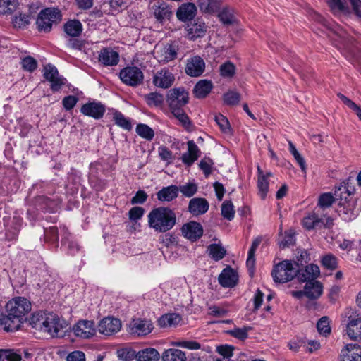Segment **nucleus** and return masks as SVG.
I'll return each mask as SVG.
<instances>
[{
  "instance_id": "nucleus-20",
  "label": "nucleus",
  "mask_w": 361,
  "mask_h": 361,
  "mask_svg": "<svg viewBox=\"0 0 361 361\" xmlns=\"http://www.w3.org/2000/svg\"><path fill=\"white\" fill-rule=\"evenodd\" d=\"M218 279L223 287L232 288L237 284L238 276L233 269L227 267L223 269Z\"/></svg>"
},
{
  "instance_id": "nucleus-24",
  "label": "nucleus",
  "mask_w": 361,
  "mask_h": 361,
  "mask_svg": "<svg viewBox=\"0 0 361 361\" xmlns=\"http://www.w3.org/2000/svg\"><path fill=\"white\" fill-rule=\"evenodd\" d=\"M197 8L194 4H183L178 8L176 16L180 21L186 22L192 20L195 16Z\"/></svg>"
},
{
  "instance_id": "nucleus-64",
  "label": "nucleus",
  "mask_w": 361,
  "mask_h": 361,
  "mask_svg": "<svg viewBox=\"0 0 361 361\" xmlns=\"http://www.w3.org/2000/svg\"><path fill=\"white\" fill-rule=\"evenodd\" d=\"M49 82L51 83V90L53 92H56L65 85L66 79L58 74L57 76L54 78L53 80H49Z\"/></svg>"
},
{
  "instance_id": "nucleus-18",
  "label": "nucleus",
  "mask_w": 361,
  "mask_h": 361,
  "mask_svg": "<svg viewBox=\"0 0 361 361\" xmlns=\"http://www.w3.org/2000/svg\"><path fill=\"white\" fill-rule=\"evenodd\" d=\"M130 333L137 336H145L153 329V324L150 320L134 319L130 323Z\"/></svg>"
},
{
  "instance_id": "nucleus-13",
  "label": "nucleus",
  "mask_w": 361,
  "mask_h": 361,
  "mask_svg": "<svg viewBox=\"0 0 361 361\" xmlns=\"http://www.w3.org/2000/svg\"><path fill=\"white\" fill-rule=\"evenodd\" d=\"M181 232L185 238L193 242L202 236L203 228L198 222L190 221L183 224L181 228Z\"/></svg>"
},
{
  "instance_id": "nucleus-62",
  "label": "nucleus",
  "mask_w": 361,
  "mask_h": 361,
  "mask_svg": "<svg viewBox=\"0 0 361 361\" xmlns=\"http://www.w3.org/2000/svg\"><path fill=\"white\" fill-rule=\"evenodd\" d=\"M234 348L231 345H224L217 347L216 351L223 356L222 360H229L233 356Z\"/></svg>"
},
{
  "instance_id": "nucleus-41",
  "label": "nucleus",
  "mask_w": 361,
  "mask_h": 361,
  "mask_svg": "<svg viewBox=\"0 0 361 361\" xmlns=\"http://www.w3.org/2000/svg\"><path fill=\"white\" fill-rule=\"evenodd\" d=\"M137 134L147 140H152L154 137V132L152 128L147 124L140 123L136 126Z\"/></svg>"
},
{
  "instance_id": "nucleus-23",
  "label": "nucleus",
  "mask_w": 361,
  "mask_h": 361,
  "mask_svg": "<svg viewBox=\"0 0 361 361\" xmlns=\"http://www.w3.org/2000/svg\"><path fill=\"white\" fill-rule=\"evenodd\" d=\"M214 85L211 80H200L195 84L192 93L197 99H204L209 95Z\"/></svg>"
},
{
  "instance_id": "nucleus-11",
  "label": "nucleus",
  "mask_w": 361,
  "mask_h": 361,
  "mask_svg": "<svg viewBox=\"0 0 361 361\" xmlns=\"http://www.w3.org/2000/svg\"><path fill=\"white\" fill-rule=\"evenodd\" d=\"M98 331L105 336H111L118 332L121 328V322L113 317L103 318L98 324Z\"/></svg>"
},
{
  "instance_id": "nucleus-55",
  "label": "nucleus",
  "mask_w": 361,
  "mask_h": 361,
  "mask_svg": "<svg viewBox=\"0 0 361 361\" xmlns=\"http://www.w3.org/2000/svg\"><path fill=\"white\" fill-rule=\"evenodd\" d=\"M240 100V94L235 91H229L224 94V101L228 105H236Z\"/></svg>"
},
{
  "instance_id": "nucleus-1",
  "label": "nucleus",
  "mask_w": 361,
  "mask_h": 361,
  "mask_svg": "<svg viewBox=\"0 0 361 361\" xmlns=\"http://www.w3.org/2000/svg\"><path fill=\"white\" fill-rule=\"evenodd\" d=\"M31 302L23 297H16L6 305L7 314L0 310V324L7 331L18 330L23 317L31 311Z\"/></svg>"
},
{
  "instance_id": "nucleus-58",
  "label": "nucleus",
  "mask_w": 361,
  "mask_h": 361,
  "mask_svg": "<svg viewBox=\"0 0 361 361\" xmlns=\"http://www.w3.org/2000/svg\"><path fill=\"white\" fill-rule=\"evenodd\" d=\"M327 4L334 12H347L348 8L342 0H326Z\"/></svg>"
},
{
  "instance_id": "nucleus-49",
  "label": "nucleus",
  "mask_w": 361,
  "mask_h": 361,
  "mask_svg": "<svg viewBox=\"0 0 361 361\" xmlns=\"http://www.w3.org/2000/svg\"><path fill=\"white\" fill-rule=\"evenodd\" d=\"M339 207L337 209L338 214L345 220H350L355 217L353 210L349 208V204H343L339 202Z\"/></svg>"
},
{
  "instance_id": "nucleus-9",
  "label": "nucleus",
  "mask_w": 361,
  "mask_h": 361,
  "mask_svg": "<svg viewBox=\"0 0 361 361\" xmlns=\"http://www.w3.org/2000/svg\"><path fill=\"white\" fill-rule=\"evenodd\" d=\"M75 336L81 338H90L96 334L94 322L92 320H80L73 326Z\"/></svg>"
},
{
  "instance_id": "nucleus-27",
  "label": "nucleus",
  "mask_w": 361,
  "mask_h": 361,
  "mask_svg": "<svg viewBox=\"0 0 361 361\" xmlns=\"http://www.w3.org/2000/svg\"><path fill=\"white\" fill-rule=\"evenodd\" d=\"M305 296L310 300L317 299L323 293V286L318 281H308L305 286Z\"/></svg>"
},
{
  "instance_id": "nucleus-8",
  "label": "nucleus",
  "mask_w": 361,
  "mask_h": 361,
  "mask_svg": "<svg viewBox=\"0 0 361 361\" xmlns=\"http://www.w3.org/2000/svg\"><path fill=\"white\" fill-rule=\"evenodd\" d=\"M48 318H51L52 320H49V323H47V324H46L43 333L53 338L59 337V333L63 331V329H66L68 326V322L53 312L48 314Z\"/></svg>"
},
{
  "instance_id": "nucleus-29",
  "label": "nucleus",
  "mask_w": 361,
  "mask_h": 361,
  "mask_svg": "<svg viewBox=\"0 0 361 361\" xmlns=\"http://www.w3.org/2000/svg\"><path fill=\"white\" fill-rule=\"evenodd\" d=\"M178 47L174 44H166L160 51L159 60L161 62L168 63L177 57Z\"/></svg>"
},
{
  "instance_id": "nucleus-3",
  "label": "nucleus",
  "mask_w": 361,
  "mask_h": 361,
  "mask_svg": "<svg viewBox=\"0 0 361 361\" xmlns=\"http://www.w3.org/2000/svg\"><path fill=\"white\" fill-rule=\"evenodd\" d=\"M61 20V14L58 8H47L39 12L36 20L37 27L41 32H49L53 24L59 23Z\"/></svg>"
},
{
  "instance_id": "nucleus-6",
  "label": "nucleus",
  "mask_w": 361,
  "mask_h": 361,
  "mask_svg": "<svg viewBox=\"0 0 361 361\" xmlns=\"http://www.w3.org/2000/svg\"><path fill=\"white\" fill-rule=\"evenodd\" d=\"M353 310L351 308L345 310V316L348 318L346 324V334L350 340L355 341H361V316L353 315Z\"/></svg>"
},
{
  "instance_id": "nucleus-22",
  "label": "nucleus",
  "mask_w": 361,
  "mask_h": 361,
  "mask_svg": "<svg viewBox=\"0 0 361 361\" xmlns=\"http://www.w3.org/2000/svg\"><path fill=\"white\" fill-rule=\"evenodd\" d=\"M50 312H35L32 314L29 319V324L32 328L40 332L44 331L46 324L49 323V321H51V318H48V314Z\"/></svg>"
},
{
  "instance_id": "nucleus-59",
  "label": "nucleus",
  "mask_w": 361,
  "mask_h": 361,
  "mask_svg": "<svg viewBox=\"0 0 361 361\" xmlns=\"http://www.w3.org/2000/svg\"><path fill=\"white\" fill-rule=\"evenodd\" d=\"M118 357L124 361H131L136 357L137 353L130 348H122L117 351Z\"/></svg>"
},
{
  "instance_id": "nucleus-10",
  "label": "nucleus",
  "mask_w": 361,
  "mask_h": 361,
  "mask_svg": "<svg viewBox=\"0 0 361 361\" xmlns=\"http://www.w3.org/2000/svg\"><path fill=\"white\" fill-rule=\"evenodd\" d=\"M205 71V62L200 56L189 58L185 64V72L190 77H200Z\"/></svg>"
},
{
  "instance_id": "nucleus-51",
  "label": "nucleus",
  "mask_w": 361,
  "mask_h": 361,
  "mask_svg": "<svg viewBox=\"0 0 361 361\" xmlns=\"http://www.w3.org/2000/svg\"><path fill=\"white\" fill-rule=\"evenodd\" d=\"M197 188L196 183H188L185 185H180L178 190L185 197H190L197 192Z\"/></svg>"
},
{
  "instance_id": "nucleus-4",
  "label": "nucleus",
  "mask_w": 361,
  "mask_h": 361,
  "mask_svg": "<svg viewBox=\"0 0 361 361\" xmlns=\"http://www.w3.org/2000/svg\"><path fill=\"white\" fill-rule=\"evenodd\" d=\"M296 267L290 260H283L276 264L272 271L271 276L275 283H284L291 281L295 277Z\"/></svg>"
},
{
  "instance_id": "nucleus-57",
  "label": "nucleus",
  "mask_w": 361,
  "mask_h": 361,
  "mask_svg": "<svg viewBox=\"0 0 361 361\" xmlns=\"http://www.w3.org/2000/svg\"><path fill=\"white\" fill-rule=\"evenodd\" d=\"M289 147H290V152L294 157L295 159L298 163L300 167L301 168V170L305 173L306 172V165L305 161L303 157L300 155V154L298 152L297 149L294 146V145L289 142Z\"/></svg>"
},
{
  "instance_id": "nucleus-54",
  "label": "nucleus",
  "mask_w": 361,
  "mask_h": 361,
  "mask_svg": "<svg viewBox=\"0 0 361 361\" xmlns=\"http://www.w3.org/2000/svg\"><path fill=\"white\" fill-rule=\"evenodd\" d=\"M322 265L329 269L334 270L337 267V258L331 254L324 256L322 259Z\"/></svg>"
},
{
  "instance_id": "nucleus-61",
  "label": "nucleus",
  "mask_w": 361,
  "mask_h": 361,
  "mask_svg": "<svg viewBox=\"0 0 361 361\" xmlns=\"http://www.w3.org/2000/svg\"><path fill=\"white\" fill-rule=\"evenodd\" d=\"M173 345L190 350H197L201 348V345L198 342L193 341H176L173 343Z\"/></svg>"
},
{
  "instance_id": "nucleus-60",
  "label": "nucleus",
  "mask_w": 361,
  "mask_h": 361,
  "mask_svg": "<svg viewBox=\"0 0 361 361\" xmlns=\"http://www.w3.org/2000/svg\"><path fill=\"white\" fill-rule=\"evenodd\" d=\"M58 74L59 71L54 65L49 63L44 66L43 76L47 80H53L54 78L57 76Z\"/></svg>"
},
{
  "instance_id": "nucleus-53",
  "label": "nucleus",
  "mask_w": 361,
  "mask_h": 361,
  "mask_svg": "<svg viewBox=\"0 0 361 361\" xmlns=\"http://www.w3.org/2000/svg\"><path fill=\"white\" fill-rule=\"evenodd\" d=\"M22 68L28 72H33L37 68V61L32 56H26L21 61Z\"/></svg>"
},
{
  "instance_id": "nucleus-12",
  "label": "nucleus",
  "mask_w": 361,
  "mask_h": 361,
  "mask_svg": "<svg viewBox=\"0 0 361 361\" xmlns=\"http://www.w3.org/2000/svg\"><path fill=\"white\" fill-rule=\"evenodd\" d=\"M174 75L167 68H161L153 76V84L160 88L167 89L174 82Z\"/></svg>"
},
{
  "instance_id": "nucleus-32",
  "label": "nucleus",
  "mask_w": 361,
  "mask_h": 361,
  "mask_svg": "<svg viewBox=\"0 0 361 361\" xmlns=\"http://www.w3.org/2000/svg\"><path fill=\"white\" fill-rule=\"evenodd\" d=\"M159 357V352L152 348L141 350L136 355L137 361H158Z\"/></svg>"
},
{
  "instance_id": "nucleus-38",
  "label": "nucleus",
  "mask_w": 361,
  "mask_h": 361,
  "mask_svg": "<svg viewBox=\"0 0 361 361\" xmlns=\"http://www.w3.org/2000/svg\"><path fill=\"white\" fill-rule=\"evenodd\" d=\"M219 20L226 25H233L235 22L233 10L230 8H224L218 14Z\"/></svg>"
},
{
  "instance_id": "nucleus-25",
  "label": "nucleus",
  "mask_w": 361,
  "mask_h": 361,
  "mask_svg": "<svg viewBox=\"0 0 361 361\" xmlns=\"http://www.w3.org/2000/svg\"><path fill=\"white\" fill-rule=\"evenodd\" d=\"M257 188L262 199H264L269 190L268 178L273 176L271 172L263 173L259 166H257Z\"/></svg>"
},
{
  "instance_id": "nucleus-47",
  "label": "nucleus",
  "mask_w": 361,
  "mask_h": 361,
  "mask_svg": "<svg viewBox=\"0 0 361 361\" xmlns=\"http://www.w3.org/2000/svg\"><path fill=\"white\" fill-rule=\"evenodd\" d=\"M16 4V0H0V13H11L15 10Z\"/></svg>"
},
{
  "instance_id": "nucleus-39",
  "label": "nucleus",
  "mask_w": 361,
  "mask_h": 361,
  "mask_svg": "<svg viewBox=\"0 0 361 361\" xmlns=\"http://www.w3.org/2000/svg\"><path fill=\"white\" fill-rule=\"evenodd\" d=\"M207 250L209 256L215 261L222 259L226 255V250L219 244H211L209 245Z\"/></svg>"
},
{
  "instance_id": "nucleus-28",
  "label": "nucleus",
  "mask_w": 361,
  "mask_h": 361,
  "mask_svg": "<svg viewBox=\"0 0 361 361\" xmlns=\"http://www.w3.org/2000/svg\"><path fill=\"white\" fill-rule=\"evenodd\" d=\"M178 187L176 185L164 187L157 193V197L161 202H171L178 197Z\"/></svg>"
},
{
  "instance_id": "nucleus-14",
  "label": "nucleus",
  "mask_w": 361,
  "mask_h": 361,
  "mask_svg": "<svg viewBox=\"0 0 361 361\" xmlns=\"http://www.w3.org/2000/svg\"><path fill=\"white\" fill-rule=\"evenodd\" d=\"M320 274L319 268L316 264H309L305 269H299L296 267V275L298 280L300 282L313 281L319 276Z\"/></svg>"
},
{
  "instance_id": "nucleus-15",
  "label": "nucleus",
  "mask_w": 361,
  "mask_h": 361,
  "mask_svg": "<svg viewBox=\"0 0 361 361\" xmlns=\"http://www.w3.org/2000/svg\"><path fill=\"white\" fill-rule=\"evenodd\" d=\"M80 111L85 116L92 117L94 119H99L104 116L106 108L100 102H90L83 104Z\"/></svg>"
},
{
  "instance_id": "nucleus-17",
  "label": "nucleus",
  "mask_w": 361,
  "mask_h": 361,
  "mask_svg": "<svg viewBox=\"0 0 361 361\" xmlns=\"http://www.w3.org/2000/svg\"><path fill=\"white\" fill-rule=\"evenodd\" d=\"M340 361H361V346L347 344L341 350Z\"/></svg>"
},
{
  "instance_id": "nucleus-52",
  "label": "nucleus",
  "mask_w": 361,
  "mask_h": 361,
  "mask_svg": "<svg viewBox=\"0 0 361 361\" xmlns=\"http://www.w3.org/2000/svg\"><path fill=\"white\" fill-rule=\"evenodd\" d=\"M30 15L25 13H20L18 16H16L12 23L16 27L22 28L25 27L30 23Z\"/></svg>"
},
{
  "instance_id": "nucleus-56",
  "label": "nucleus",
  "mask_w": 361,
  "mask_h": 361,
  "mask_svg": "<svg viewBox=\"0 0 361 361\" xmlns=\"http://www.w3.org/2000/svg\"><path fill=\"white\" fill-rule=\"evenodd\" d=\"M213 165L214 162L212 159L209 157L203 158L199 164L200 169L203 171L206 177H208L212 173Z\"/></svg>"
},
{
  "instance_id": "nucleus-63",
  "label": "nucleus",
  "mask_w": 361,
  "mask_h": 361,
  "mask_svg": "<svg viewBox=\"0 0 361 361\" xmlns=\"http://www.w3.org/2000/svg\"><path fill=\"white\" fill-rule=\"evenodd\" d=\"M145 209L141 207H132L128 212L129 219L131 221H137L144 215Z\"/></svg>"
},
{
  "instance_id": "nucleus-45",
  "label": "nucleus",
  "mask_w": 361,
  "mask_h": 361,
  "mask_svg": "<svg viewBox=\"0 0 361 361\" xmlns=\"http://www.w3.org/2000/svg\"><path fill=\"white\" fill-rule=\"evenodd\" d=\"M188 130L191 129L192 123L189 117L185 114L184 109L171 113Z\"/></svg>"
},
{
  "instance_id": "nucleus-7",
  "label": "nucleus",
  "mask_w": 361,
  "mask_h": 361,
  "mask_svg": "<svg viewBox=\"0 0 361 361\" xmlns=\"http://www.w3.org/2000/svg\"><path fill=\"white\" fill-rule=\"evenodd\" d=\"M119 77L124 84L132 87L141 85L144 79L142 71L136 66H127L123 68L120 71Z\"/></svg>"
},
{
  "instance_id": "nucleus-34",
  "label": "nucleus",
  "mask_w": 361,
  "mask_h": 361,
  "mask_svg": "<svg viewBox=\"0 0 361 361\" xmlns=\"http://www.w3.org/2000/svg\"><path fill=\"white\" fill-rule=\"evenodd\" d=\"M322 224V219L314 213L305 217L302 220V225L307 230L321 229Z\"/></svg>"
},
{
  "instance_id": "nucleus-35",
  "label": "nucleus",
  "mask_w": 361,
  "mask_h": 361,
  "mask_svg": "<svg viewBox=\"0 0 361 361\" xmlns=\"http://www.w3.org/2000/svg\"><path fill=\"white\" fill-rule=\"evenodd\" d=\"M334 35L336 37L334 39L338 42L344 49H348L353 43V38L343 29H338L337 31H335Z\"/></svg>"
},
{
  "instance_id": "nucleus-30",
  "label": "nucleus",
  "mask_w": 361,
  "mask_h": 361,
  "mask_svg": "<svg viewBox=\"0 0 361 361\" xmlns=\"http://www.w3.org/2000/svg\"><path fill=\"white\" fill-rule=\"evenodd\" d=\"M82 25L78 20H68L63 25L65 33L71 37H79L82 32Z\"/></svg>"
},
{
  "instance_id": "nucleus-36",
  "label": "nucleus",
  "mask_w": 361,
  "mask_h": 361,
  "mask_svg": "<svg viewBox=\"0 0 361 361\" xmlns=\"http://www.w3.org/2000/svg\"><path fill=\"white\" fill-rule=\"evenodd\" d=\"M180 320L181 317L178 314L172 313L161 316L158 320V323L161 327H167L177 325Z\"/></svg>"
},
{
  "instance_id": "nucleus-33",
  "label": "nucleus",
  "mask_w": 361,
  "mask_h": 361,
  "mask_svg": "<svg viewBox=\"0 0 361 361\" xmlns=\"http://www.w3.org/2000/svg\"><path fill=\"white\" fill-rule=\"evenodd\" d=\"M334 195L335 197H334L330 192H325L322 194L318 200V206L322 209H326L330 207L335 202V200L338 197L342 200L343 197L338 193L337 190H335Z\"/></svg>"
},
{
  "instance_id": "nucleus-31",
  "label": "nucleus",
  "mask_w": 361,
  "mask_h": 361,
  "mask_svg": "<svg viewBox=\"0 0 361 361\" xmlns=\"http://www.w3.org/2000/svg\"><path fill=\"white\" fill-rule=\"evenodd\" d=\"M162 361H186L187 357L185 353L176 348H169L162 353Z\"/></svg>"
},
{
  "instance_id": "nucleus-44",
  "label": "nucleus",
  "mask_w": 361,
  "mask_h": 361,
  "mask_svg": "<svg viewBox=\"0 0 361 361\" xmlns=\"http://www.w3.org/2000/svg\"><path fill=\"white\" fill-rule=\"evenodd\" d=\"M220 75L223 78H232L235 73V66L230 61L221 64L219 67Z\"/></svg>"
},
{
  "instance_id": "nucleus-5",
  "label": "nucleus",
  "mask_w": 361,
  "mask_h": 361,
  "mask_svg": "<svg viewBox=\"0 0 361 361\" xmlns=\"http://www.w3.org/2000/svg\"><path fill=\"white\" fill-rule=\"evenodd\" d=\"M189 102V93L183 87L171 89L166 94V102L171 112L183 109Z\"/></svg>"
},
{
  "instance_id": "nucleus-37",
  "label": "nucleus",
  "mask_w": 361,
  "mask_h": 361,
  "mask_svg": "<svg viewBox=\"0 0 361 361\" xmlns=\"http://www.w3.org/2000/svg\"><path fill=\"white\" fill-rule=\"evenodd\" d=\"M198 2L200 10L208 13L216 12L220 6L219 0H199Z\"/></svg>"
},
{
  "instance_id": "nucleus-16",
  "label": "nucleus",
  "mask_w": 361,
  "mask_h": 361,
  "mask_svg": "<svg viewBox=\"0 0 361 361\" xmlns=\"http://www.w3.org/2000/svg\"><path fill=\"white\" fill-rule=\"evenodd\" d=\"M97 59L104 66H114L119 62V54L113 49L105 47L100 50Z\"/></svg>"
},
{
  "instance_id": "nucleus-42",
  "label": "nucleus",
  "mask_w": 361,
  "mask_h": 361,
  "mask_svg": "<svg viewBox=\"0 0 361 361\" xmlns=\"http://www.w3.org/2000/svg\"><path fill=\"white\" fill-rule=\"evenodd\" d=\"M113 118L114 121H115V123L119 127L127 130H131L132 124L130 120L126 118L122 113L119 111H116L114 114Z\"/></svg>"
},
{
  "instance_id": "nucleus-48",
  "label": "nucleus",
  "mask_w": 361,
  "mask_h": 361,
  "mask_svg": "<svg viewBox=\"0 0 361 361\" xmlns=\"http://www.w3.org/2000/svg\"><path fill=\"white\" fill-rule=\"evenodd\" d=\"M251 329L250 326H244L243 328H234L228 331V334L231 336L240 340H245L248 337L247 332Z\"/></svg>"
},
{
  "instance_id": "nucleus-46",
  "label": "nucleus",
  "mask_w": 361,
  "mask_h": 361,
  "mask_svg": "<svg viewBox=\"0 0 361 361\" xmlns=\"http://www.w3.org/2000/svg\"><path fill=\"white\" fill-rule=\"evenodd\" d=\"M221 214L223 217L228 221L234 218L235 210L233 204L231 201H225L221 205Z\"/></svg>"
},
{
  "instance_id": "nucleus-43",
  "label": "nucleus",
  "mask_w": 361,
  "mask_h": 361,
  "mask_svg": "<svg viewBox=\"0 0 361 361\" xmlns=\"http://www.w3.org/2000/svg\"><path fill=\"white\" fill-rule=\"evenodd\" d=\"M317 328L321 335L327 336L331 333L329 318L324 316L317 322Z\"/></svg>"
},
{
  "instance_id": "nucleus-50",
  "label": "nucleus",
  "mask_w": 361,
  "mask_h": 361,
  "mask_svg": "<svg viewBox=\"0 0 361 361\" xmlns=\"http://www.w3.org/2000/svg\"><path fill=\"white\" fill-rule=\"evenodd\" d=\"M338 97L346 106H348L355 113L359 119L361 121V108L341 93H338Z\"/></svg>"
},
{
  "instance_id": "nucleus-21",
  "label": "nucleus",
  "mask_w": 361,
  "mask_h": 361,
  "mask_svg": "<svg viewBox=\"0 0 361 361\" xmlns=\"http://www.w3.org/2000/svg\"><path fill=\"white\" fill-rule=\"evenodd\" d=\"M208 201L202 197H195L190 200L188 211L193 216H199L206 213L209 209Z\"/></svg>"
},
{
  "instance_id": "nucleus-19",
  "label": "nucleus",
  "mask_w": 361,
  "mask_h": 361,
  "mask_svg": "<svg viewBox=\"0 0 361 361\" xmlns=\"http://www.w3.org/2000/svg\"><path fill=\"white\" fill-rule=\"evenodd\" d=\"M154 17L157 20H162L169 18L172 12L169 5L163 0L155 1L151 6Z\"/></svg>"
},
{
  "instance_id": "nucleus-26",
  "label": "nucleus",
  "mask_w": 361,
  "mask_h": 361,
  "mask_svg": "<svg viewBox=\"0 0 361 361\" xmlns=\"http://www.w3.org/2000/svg\"><path fill=\"white\" fill-rule=\"evenodd\" d=\"M207 31V27L203 22L190 23L187 26V35L190 39L195 40L197 38L202 37Z\"/></svg>"
},
{
  "instance_id": "nucleus-2",
  "label": "nucleus",
  "mask_w": 361,
  "mask_h": 361,
  "mask_svg": "<svg viewBox=\"0 0 361 361\" xmlns=\"http://www.w3.org/2000/svg\"><path fill=\"white\" fill-rule=\"evenodd\" d=\"M149 226L155 231L165 233L176 223L175 212L169 207L154 208L147 215Z\"/></svg>"
},
{
  "instance_id": "nucleus-40",
  "label": "nucleus",
  "mask_w": 361,
  "mask_h": 361,
  "mask_svg": "<svg viewBox=\"0 0 361 361\" xmlns=\"http://www.w3.org/2000/svg\"><path fill=\"white\" fill-rule=\"evenodd\" d=\"M145 100L149 106L158 107L163 104L164 97L162 94L155 92L145 95Z\"/></svg>"
}]
</instances>
